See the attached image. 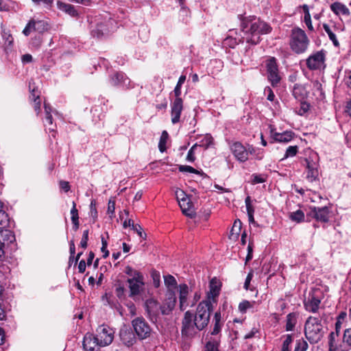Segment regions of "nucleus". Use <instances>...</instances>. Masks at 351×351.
<instances>
[{
  "label": "nucleus",
  "instance_id": "f257e3e1",
  "mask_svg": "<svg viewBox=\"0 0 351 351\" xmlns=\"http://www.w3.org/2000/svg\"><path fill=\"white\" fill-rule=\"evenodd\" d=\"M213 310L212 302L210 300H203L197 305L195 315L189 311L185 312L182 320V335L192 337L197 332L206 328L210 322Z\"/></svg>",
  "mask_w": 351,
  "mask_h": 351
},
{
  "label": "nucleus",
  "instance_id": "f03ea898",
  "mask_svg": "<svg viewBox=\"0 0 351 351\" xmlns=\"http://www.w3.org/2000/svg\"><path fill=\"white\" fill-rule=\"evenodd\" d=\"M241 28L246 36L247 42L253 45L260 42L261 35L269 34L272 29L269 24L253 16L243 19Z\"/></svg>",
  "mask_w": 351,
  "mask_h": 351
},
{
  "label": "nucleus",
  "instance_id": "7ed1b4c3",
  "mask_svg": "<svg viewBox=\"0 0 351 351\" xmlns=\"http://www.w3.org/2000/svg\"><path fill=\"white\" fill-rule=\"evenodd\" d=\"M322 321L319 317L310 316L305 322L304 335L311 343H317L324 336Z\"/></svg>",
  "mask_w": 351,
  "mask_h": 351
},
{
  "label": "nucleus",
  "instance_id": "20e7f679",
  "mask_svg": "<svg viewBox=\"0 0 351 351\" xmlns=\"http://www.w3.org/2000/svg\"><path fill=\"white\" fill-rule=\"evenodd\" d=\"M309 39L306 33L300 28H293L291 30L289 45L291 50L298 54L306 51L309 45Z\"/></svg>",
  "mask_w": 351,
  "mask_h": 351
},
{
  "label": "nucleus",
  "instance_id": "39448f33",
  "mask_svg": "<svg viewBox=\"0 0 351 351\" xmlns=\"http://www.w3.org/2000/svg\"><path fill=\"white\" fill-rule=\"evenodd\" d=\"M132 326L135 334L140 339L149 337L152 332V328L143 317H138L132 321Z\"/></svg>",
  "mask_w": 351,
  "mask_h": 351
},
{
  "label": "nucleus",
  "instance_id": "423d86ee",
  "mask_svg": "<svg viewBox=\"0 0 351 351\" xmlns=\"http://www.w3.org/2000/svg\"><path fill=\"white\" fill-rule=\"evenodd\" d=\"M267 77L273 86L278 84L281 80L275 58H269L266 62Z\"/></svg>",
  "mask_w": 351,
  "mask_h": 351
},
{
  "label": "nucleus",
  "instance_id": "0eeeda50",
  "mask_svg": "<svg viewBox=\"0 0 351 351\" xmlns=\"http://www.w3.org/2000/svg\"><path fill=\"white\" fill-rule=\"evenodd\" d=\"M145 311L148 318L153 323H156L160 319L161 306L158 301L154 299L147 300L145 303Z\"/></svg>",
  "mask_w": 351,
  "mask_h": 351
},
{
  "label": "nucleus",
  "instance_id": "6e6552de",
  "mask_svg": "<svg viewBox=\"0 0 351 351\" xmlns=\"http://www.w3.org/2000/svg\"><path fill=\"white\" fill-rule=\"evenodd\" d=\"M96 332V337L99 340L100 346H106L112 342L114 331L108 326L101 325L97 328Z\"/></svg>",
  "mask_w": 351,
  "mask_h": 351
},
{
  "label": "nucleus",
  "instance_id": "1a4fd4ad",
  "mask_svg": "<svg viewBox=\"0 0 351 351\" xmlns=\"http://www.w3.org/2000/svg\"><path fill=\"white\" fill-rule=\"evenodd\" d=\"M321 299L317 295L316 291H312L308 293V295L304 300V306L306 311L315 313L319 308Z\"/></svg>",
  "mask_w": 351,
  "mask_h": 351
},
{
  "label": "nucleus",
  "instance_id": "9d476101",
  "mask_svg": "<svg viewBox=\"0 0 351 351\" xmlns=\"http://www.w3.org/2000/svg\"><path fill=\"white\" fill-rule=\"evenodd\" d=\"M176 303V296L175 291L173 290L167 291L166 298L161 306V314L167 315H169L173 310Z\"/></svg>",
  "mask_w": 351,
  "mask_h": 351
},
{
  "label": "nucleus",
  "instance_id": "9b49d317",
  "mask_svg": "<svg viewBox=\"0 0 351 351\" xmlns=\"http://www.w3.org/2000/svg\"><path fill=\"white\" fill-rule=\"evenodd\" d=\"M325 54L322 51H317L310 56L306 60V65L311 70L321 69L324 64Z\"/></svg>",
  "mask_w": 351,
  "mask_h": 351
},
{
  "label": "nucleus",
  "instance_id": "f8f14e48",
  "mask_svg": "<svg viewBox=\"0 0 351 351\" xmlns=\"http://www.w3.org/2000/svg\"><path fill=\"white\" fill-rule=\"evenodd\" d=\"M230 149L234 157L241 162L248 159L247 148L240 142H234L230 146Z\"/></svg>",
  "mask_w": 351,
  "mask_h": 351
},
{
  "label": "nucleus",
  "instance_id": "ddd939ff",
  "mask_svg": "<svg viewBox=\"0 0 351 351\" xmlns=\"http://www.w3.org/2000/svg\"><path fill=\"white\" fill-rule=\"evenodd\" d=\"M330 210L327 206L312 207L309 215L320 222L326 223L329 219Z\"/></svg>",
  "mask_w": 351,
  "mask_h": 351
},
{
  "label": "nucleus",
  "instance_id": "4468645a",
  "mask_svg": "<svg viewBox=\"0 0 351 351\" xmlns=\"http://www.w3.org/2000/svg\"><path fill=\"white\" fill-rule=\"evenodd\" d=\"M171 123L176 124L180 121V116L183 110V101L181 98H176L171 104Z\"/></svg>",
  "mask_w": 351,
  "mask_h": 351
},
{
  "label": "nucleus",
  "instance_id": "2eb2a0df",
  "mask_svg": "<svg viewBox=\"0 0 351 351\" xmlns=\"http://www.w3.org/2000/svg\"><path fill=\"white\" fill-rule=\"evenodd\" d=\"M305 162L306 164V179L312 182L318 178V164L310 158H306Z\"/></svg>",
  "mask_w": 351,
  "mask_h": 351
},
{
  "label": "nucleus",
  "instance_id": "dca6fc26",
  "mask_svg": "<svg viewBox=\"0 0 351 351\" xmlns=\"http://www.w3.org/2000/svg\"><path fill=\"white\" fill-rule=\"evenodd\" d=\"M127 282L129 284L130 297L138 295L143 291L145 285L143 277L141 279H128Z\"/></svg>",
  "mask_w": 351,
  "mask_h": 351
},
{
  "label": "nucleus",
  "instance_id": "f3484780",
  "mask_svg": "<svg viewBox=\"0 0 351 351\" xmlns=\"http://www.w3.org/2000/svg\"><path fill=\"white\" fill-rule=\"evenodd\" d=\"M99 340L91 333H86L84 337L83 348L86 351H95V348L100 346Z\"/></svg>",
  "mask_w": 351,
  "mask_h": 351
},
{
  "label": "nucleus",
  "instance_id": "a211bd4d",
  "mask_svg": "<svg viewBox=\"0 0 351 351\" xmlns=\"http://www.w3.org/2000/svg\"><path fill=\"white\" fill-rule=\"evenodd\" d=\"M119 336L121 341L127 346H131L136 342V337L132 331L123 327L120 330Z\"/></svg>",
  "mask_w": 351,
  "mask_h": 351
},
{
  "label": "nucleus",
  "instance_id": "6ab92c4d",
  "mask_svg": "<svg viewBox=\"0 0 351 351\" xmlns=\"http://www.w3.org/2000/svg\"><path fill=\"white\" fill-rule=\"evenodd\" d=\"M189 293V287L186 284L179 285V302L180 308L184 311L189 305L188 295Z\"/></svg>",
  "mask_w": 351,
  "mask_h": 351
},
{
  "label": "nucleus",
  "instance_id": "aec40b11",
  "mask_svg": "<svg viewBox=\"0 0 351 351\" xmlns=\"http://www.w3.org/2000/svg\"><path fill=\"white\" fill-rule=\"evenodd\" d=\"M178 204L182 210V213L184 215L190 218H193L195 217V210L194 206L193 205V203L191 202L189 198L184 199Z\"/></svg>",
  "mask_w": 351,
  "mask_h": 351
},
{
  "label": "nucleus",
  "instance_id": "412c9836",
  "mask_svg": "<svg viewBox=\"0 0 351 351\" xmlns=\"http://www.w3.org/2000/svg\"><path fill=\"white\" fill-rule=\"evenodd\" d=\"M110 83L112 86L121 84L128 86L130 84V80L123 73H115L111 76Z\"/></svg>",
  "mask_w": 351,
  "mask_h": 351
},
{
  "label": "nucleus",
  "instance_id": "4be33fe9",
  "mask_svg": "<svg viewBox=\"0 0 351 351\" xmlns=\"http://www.w3.org/2000/svg\"><path fill=\"white\" fill-rule=\"evenodd\" d=\"M271 136L274 139V141L281 143H288L292 138L293 136V133L290 131H286L283 133L274 132L273 130H271Z\"/></svg>",
  "mask_w": 351,
  "mask_h": 351
},
{
  "label": "nucleus",
  "instance_id": "5701e85b",
  "mask_svg": "<svg viewBox=\"0 0 351 351\" xmlns=\"http://www.w3.org/2000/svg\"><path fill=\"white\" fill-rule=\"evenodd\" d=\"M330 10L337 15L340 14L346 16L350 15L349 9L340 2H335L330 5Z\"/></svg>",
  "mask_w": 351,
  "mask_h": 351
},
{
  "label": "nucleus",
  "instance_id": "b1692460",
  "mask_svg": "<svg viewBox=\"0 0 351 351\" xmlns=\"http://www.w3.org/2000/svg\"><path fill=\"white\" fill-rule=\"evenodd\" d=\"M0 239L3 243V247L5 243H12L15 240L13 233L5 228H1V226L0 227Z\"/></svg>",
  "mask_w": 351,
  "mask_h": 351
},
{
  "label": "nucleus",
  "instance_id": "393cba45",
  "mask_svg": "<svg viewBox=\"0 0 351 351\" xmlns=\"http://www.w3.org/2000/svg\"><path fill=\"white\" fill-rule=\"evenodd\" d=\"M57 6H58V9H60V10L69 14L71 16H75L77 14V12L75 10L74 6L71 4H68V3L58 1Z\"/></svg>",
  "mask_w": 351,
  "mask_h": 351
},
{
  "label": "nucleus",
  "instance_id": "a878e982",
  "mask_svg": "<svg viewBox=\"0 0 351 351\" xmlns=\"http://www.w3.org/2000/svg\"><path fill=\"white\" fill-rule=\"evenodd\" d=\"M293 95L295 99L302 100L306 96L307 92L304 86L295 84L293 89Z\"/></svg>",
  "mask_w": 351,
  "mask_h": 351
},
{
  "label": "nucleus",
  "instance_id": "bb28decb",
  "mask_svg": "<svg viewBox=\"0 0 351 351\" xmlns=\"http://www.w3.org/2000/svg\"><path fill=\"white\" fill-rule=\"evenodd\" d=\"M30 25H35V32L43 33L48 29L49 24L47 21L43 20L36 21L30 20Z\"/></svg>",
  "mask_w": 351,
  "mask_h": 351
},
{
  "label": "nucleus",
  "instance_id": "cd10ccee",
  "mask_svg": "<svg viewBox=\"0 0 351 351\" xmlns=\"http://www.w3.org/2000/svg\"><path fill=\"white\" fill-rule=\"evenodd\" d=\"M298 315L295 313H291L287 315L286 320V330L291 331L294 329L297 323Z\"/></svg>",
  "mask_w": 351,
  "mask_h": 351
},
{
  "label": "nucleus",
  "instance_id": "c85d7f7f",
  "mask_svg": "<svg viewBox=\"0 0 351 351\" xmlns=\"http://www.w3.org/2000/svg\"><path fill=\"white\" fill-rule=\"evenodd\" d=\"M9 224V217L3 210V203L0 201V227L6 228Z\"/></svg>",
  "mask_w": 351,
  "mask_h": 351
},
{
  "label": "nucleus",
  "instance_id": "c756f323",
  "mask_svg": "<svg viewBox=\"0 0 351 351\" xmlns=\"http://www.w3.org/2000/svg\"><path fill=\"white\" fill-rule=\"evenodd\" d=\"M214 280L210 281V291L207 294V299L206 300H214L219 294V288L217 285L213 284Z\"/></svg>",
  "mask_w": 351,
  "mask_h": 351
},
{
  "label": "nucleus",
  "instance_id": "7c9ffc66",
  "mask_svg": "<svg viewBox=\"0 0 351 351\" xmlns=\"http://www.w3.org/2000/svg\"><path fill=\"white\" fill-rule=\"evenodd\" d=\"M165 284L167 287V291L173 290L177 287V282L176 278L171 275L164 276Z\"/></svg>",
  "mask_w": 351,
  "mask_h": 351
},
{
  "label": "nucleus",
  "instance_id": "2f4dec72",
  "mask_svg": "<svg viewBox=\"0 0 351 351\" xmlns=\"http://www.w3.org/2000/svg\"><path fill=\"white\" fill-rule=\"evenodd\" d=\"M168 138H169V134H168L166 130H164L162 132V134L160 138L159 143H158V148L161 152H164L167 149L166 144H167Z\"/></svg>",
  "mask_w": 351,
  "mask_h": 351
},
{
  "label": "nucleus",
  "instance_id": "473e14b6",
  "mask_svg": "<svg viewBox=\"0 0 351 351\" xmlns=\"http://www.w3.org/2000/svg\"><path fill=\"white\" fill-rule=\"evenodd\" d=\"M125 273L130 276L129 279H138L143 277V274L137 270L134 269L130 266H127L125 269Z\"/></svg>",
  "mask_w": 351,
  "mask_h": 351
},
{
  "label": "nucleus",
  "instance_id": "72a5a7b5",
  "mask_svg": "<svg viewBox=\"0 0 351 351\" xmlns=\"http://www.w3.org/2000/svg\"><path fill=\"white\" fill-rule=\"evenodd\" d=\"M323 27H324V31L328 34L330 40L332 42L333 45L335 47H338L339 45V41L337 40L335 34L332 32V31L331 30V29L329 27V25L326 24V23H324L323 25Z\"/></svg>",
  "mask_w": 351,
  "mask_h": 351
},
{
  "label": "nucleus",
  "instance_id": "f704fd0d",
  "mask_svg": "<svg viewBox=\"0 0 351 351\" xmlns=\"http://www.w3.org/2000/svg\"><path fill=\"white\" fill-rule=\"evenodd\" d=\"M289 218L297 223L302 222L304 220V214L302 210H298L289 214Z\"/></svg>",
  "mask_w": 351,
  "mask_h": 351
},
{
  "label": "nucleus",
  "instance_id": "c9c22d12",
  "mask_svg": "<svg viewBox=\"0 0 351 351\" xmlns=\"http://www.w3.org/2000/svg\"><path fill=\"white\" fill-rule=\"evenodd\" d=\"M185 80H186L185 75H182L179 77L178 82L174 88V90H173L176 98H180L181 86L184 83Z\"/></svg>",
  "mask_w": 351,
  "mask_h": 351
},
{
  "label": "nucleus",
  "instance_id": "e433bc0d",
  "mask_svg": "<svg viewBox=\"0 0 351 351\" xmlns=\"http://www.w3.org/2000/svg\"><path fill=\"white\" fill-rule=\"evenodd\" d=\"M308 348L307 342L303 339H300L295 341L294 351H306Z\"/></svg>",
  "mask_w": 351,
  "mask_h": 351
},
{
  "label": "nucleus",
  "instance_id": "4c0bfd02",
  "mask_svg": "<svg viewBox=\"0 0 351 351\" xmlns=\"http://www.w3.org/2000/svg\"><path fill=\"white\" fill-rule=\"evenodd\" d=\"M293 342L292 335H287L285 336V339L282 345V351H291L290 346Z\"/></svg>",
  "mask_w": 351,
  "mask_h": 351
},
{
  "label": "nucleus",
  "instance_id": "58836bf2",
  "mask_svg": "<svg viewBox=\"0 0 351 351\" xmlns=\"http://www.w3.org/2000/svg\"><path fill=\"white\" fill-rule=\"evenodd\" d=\"M52 116L51 114H45V126L48 127V130H49L50 133H51V136L55 137L56 136V131L54 128L51 127L52 125Z\"/></svg>",
  "mask_w": 351,
  "mask_h": 351
},
{
  "label": "nucleus",
  "instance_id": "ea45409f",
  "mask_svg": "<svg viewBox=\"0 0 351 351\" xmlns=\"http://www.w3.org/2000/svg\"><path fill=\"white\" fill-rule=\"evenodd\" d=\"M251 178V183L252 184H256L265 182L266 181L267 176L263 174L254 173L252 175Z\"/></svg>",
  "mask_w": 351,
  "mask_h": 351
},
{
  "label": "nucleus",
  "instance_id": "a19ab883",
  "mask_svg": "<svg viewBox=\"0 0 351 351\" xmlns=\"http://www.w3.org/2000/svg\"><path fill=\"white\" fill-rule=\"evenodd\" d=\"M343 343L348 347L351 348V328H347L344 330Z\"/></svg>",
  "mask_w": 351,
  "mask_h": 351
},
{
  "label": "nucleus",
  "instance_id": "79ce46f5",
  "mask_svg": "<svg viewBox=\"0 0 351 351\" xmlns=\"http://www.w3.org/2000/svg\"><path fill=\"white\" fill-rule=\"evenodd\" d=\"M34 93H35V90L33 89L32 91L30 97L34 99V108L35 111L37 112V114H38L40 112V101L39 99V95H36V94Z\"/></svg>",
  "mask_w": 351,
  "mask_h": 351
},
{
  "label": "nucleus",
  "instance_id": "37998d69",
  "mask_svg": "<svg viewBox=\"0 0 351 351\" xmlns=\"http://www.w3.org/2000/svg\"><path fill=\"white\" fill-rule=\"evenodd\" d=\"M253 304L250 302L249 301L244 300L241 302L239 305V309L241 313H246L248 308H252Z\"/></svg>",
  "mask_w": 351,
  "mask_h": 351
},
{
  "label": "nucleus",
  "instance_id": "c03bdc74",
  "mask_svg": "<svg viewBox=\"0 0 351 351\" xmlns=\"http://www.w3.org/2000/svg\"><path fill=\"white\" fill-rule=\"evenodd\" d=\"M309 108L310 105L307 102H301L300 104V108L296 110V112L300 115H303L308 112Z\"/></svg>",
  "mask_w": 351,
  "mask_h": 351
},
{
  "label": "nucleus",
  "instance_id": "a18cd8bd",
  "mask_svg": "<svg viewBox=\"0 0 351 351\" xmlns=\"http://www.w3.org/2000/svg\"><path fill=\"white\" fill-rule=\"evenodd\" d=\"M298 146H289L287 149L284 158H287L289 157H293L295 156L298 152Z\"/></svg>",
  "mask_w": 351,
  "mask_h": 351
},
{
  "label": "nucleus",
  "instance_id": "49530a36",
  "mask_svg": "<svg viewBox=\"0 0 351 351\" xmlns=\"http://www.w3.org/2000/svg\"><path fill=\"white\" fill-rule=\"evenodd\" d=\"M179 171L181 172H189V173H198V171L193 167L188 165H180Z\"/></svg>",
  "mask_w": 351,
  "mask_h": 351
},
{
  "label": "nucleus",
  "instance_id": "de8ad7c7",
  "mask_svg": "<svg viewBox=\"0 0 351 351\" xmlns=\"http://www.w3.org/2000/svg\"><path fill=\"white\" fill-rule=\"evenodd\" d=\"M205 351H218V343L217 341H208L206 345Z\"/></svg>",
  "mask_w": 351,
  "mask_h": 351
},
{
  "label": "nucleus",
  "instance_id": "09e8293b",
  "mask_svg": "<svg viewBox=\"0 0 351 351\" xmlns=\"http://www.w3.org/2000/svg\"><path fill=\"white\" fill-rule=\"evenodd\" d=\"M106 29L103 28L101 25H98L96 29L93 30L92 34L93 36H97L99 38L105 34Z\"/></svg>",
  "mask_w": 351,
  "mask_h": 351
},
{
  "label": "nucleus",
  "instance_id": "8fccbe9b",
  "mask_svg": "<svg viewBox=\"0 0 351 351\" xmlns=\"http://www.w3.org/2000/svg\"><path fill=\"white\" fill-rule=\"evenodd\" d=\"M197 147V144H195L193 145L191 149L189 150L187 156H186V160L189 162H194L195 160V157L194 156V152L195 148Z\"/></svg>",
  "mask_w": 351,
  "mask_h": 351
},
{
  "label": "nucleus",
  "instance_id": "3c124183",
  "mask_svg": "<svg viewBox=\"0 0 351 351\" xmlns=\"http://www.w3.org/2000/svg\"><path fill=\"white\" fill-rule=\"evenodd\" d=\"M213 137L210 135L206 134L202 140L201 146H204L206 148L208 147L213 143Z\"/></svg>",
  "mask_w": 351,
  "mask_h": 351
},
{
  "label": "nucleus",
  "instance_id": "603ef678",
  "mask_svg": "<svg viewBox=\"0 0 351 351\" xmlns=\"http://www.w3.org/2000/svg\"><path fill=\"white\" fill-rule=\"evenodd\" d=\"M176 196L178 203H180V202H182L184 199H186L189 198L187 197V195H186V193H184V191L181 189L176 190Z\"/></svg>",
  "mask_w": 351,
  "mask_h": 351
},
{
  "label": "nucleus",
  "instance_id": "864d4df0",
  "mask_svg": "<svg viewBox=\"0 0 351 351\" xmlns=\"http://www.w3.org/2000/svg\"><path fill=\"white\" fill-rule=\"evenodd\" d=\"M88 240V230H85L83 232L82 238L80 241V246L82 248H84V249L86 248Z\"/></svg>",
  "mask_w": 351,
  "mask_h": 351
},
{
  "label": "nucleus",
  "instance_id": "5fc2aeb1",
  "mask_svg": "<svg viewBox=\"0 0 351 351\" xmlns=\"http://www.w3.org/2000/svg\"><path fill=\"white\" fill-rule=\"evenodd\" d=\"M73 207L71 210V221H77L79 220V215H78V211L76 208V204L75 202H73L72 203Z\"/></svg>",
  "mask_w": 351,
  "mask_h": 351
},
{
  "label": "nucleus",
  "instance_id": "6e6d98bb",
  "mask_svg": "<svg viewBox=\"0 0 351 351\" xmlns=\"http://www.w3.org/2000/svg\"><path fill=\"white\" fill-rule=\"evenodd\" d=\"M35 4L40 5L43 3L46 8H49L52 6L53 0H32Z\"/></svg>",
  "mask_w": 351,
  "mask_h": 351
},
{
  "label": "nucleus",
  "instance_id": "4d7b16f0",
  "mask_svg": "<svg viewBox=\"0 0 351 351\" xmlns=\"http://www.w3.org/2000/svg\"><path fill=\"white\" fill-rule=\"evenodd\" d=\"M339 334L331 332L328 336V344L337 345V339L339 337Z\"/></svg>",
  "mask_w": 351,
  "mask_h": 351
},
{
  "label": "nucleus",
  "instance_id": "13d9d810",
  "mask_svg": "<svg viewBox=\"0 0 351 351\" xmlns=\"http://www.w3.org/2000/svg\"><path fill=\"white\" fill-rule=\"evenodd\" d=\"M152 277L153 278L154 285L156 287H158L160 285V274L156 271L152 272Z\"/></svg>",
  "mask_w": 351,
  "mask_h": 351
},
{
  "label": "nucleus",
  "instance_id": "bf43d9fd",
  "mask_svg": "<svg viewBox=\"0 0 351 351\" xmlns=\"http://www.w3.org/2000/svg\"><path fill=\"white\" fill-rule=\"evenodd\" d=\"M132 229L134 230L140 237L145 238L146 237V234L143 232L142 227L139 224H134Z\"/></svg>",
  "mask_w": 351,
  "mask_h": 351
},
{
  "label": "nucleus",
  "instance_id": "052dcab7",
  "mask_svg": "<svg viewBox=\"0 0 351 351\" xmlns=\"http://www.w3.org/2000/svg\"><path fill=\"white\" fill-rule=\"evenodd\" d=\"M116 295L118 298H121L124 295L125 288L121 284H119L116 287Z\"/></svg>",
  "mask_w": 351,
  "mask_h": 351
},
{
  "label": "nucleus",
  "instance_id": "680f3d73",
  "mask_svg": "<svg viewBox=\"0 0 351 351\" xmlns=\"http://www.w3.org/2000/svg\"><path fill=\"white\" fill-rule=\"evenodd\" d=\"M32 31H35V25H30V21H29V23L27 24V25L25 26V29H23V33L25 35V36H28L29 35V34L32 32Z\"/></svg>",
  "mask_w": 351,
  "mask_h": 351
},
{
  "label": "nucleus",
  "instance_id": "e2e57ef3",
  "mask_svg": "<svg viewBox=\"0 0 351 351\" xmlns=\"http://www.w3.org/2000/svg\"><path fill=\"white\" fill-rule=\"evenodd\" d=\"M304 22L306 25H307L308 29L313 30V27L311 23V16L309 13L305 14L304 15Z\"/></svg>",
  "mask_w": 351,
  "mask_h": 351
},
{
  "label": "nucleus",
  "instance_id": "0e129e2a",
  "mask_svg": "<svg viewBox=\"0 0 351 351\" xmlns=\"http://www.w3.org/2000/svg\"><path fill=\"white\" fill-rule=\"evenodd\" d=\"M252 277H253V273L251 271L247 274V276L245 278V283H244V288L246 290L250 289V282L252 279Z\"/></svg>",
  "mask_w": 351,
  "mask_h": 351
},
{
  "label": "nucleus",
  "instance_id": "69168bd1",
  "mask_svg": "<svg viewBox=\"0 0 351 351\" xmlns=\"http://www.w3.org/2000/svg\"><path fill=\"white\" fill-rule=\"evenodd\" d=\"M60 187L65 192H68L70 190V185L69 182L66 181H60Z\"/></svg>",
  "mask_w": 351,
  "mask_h": 351
},
{
  "label": "nucleus",
  "instance_id": "338daca9",
  "mask_svg": "<svg viewBox=\"0 0 351 351\" xmlns=\"http://www.w3.org/2000/svg\"><path fill=\"white\" fill-rule=\"evenodd\" d=\"M265 92H267L268 93V95H267V99L269 100V101H274V97H275V95H274V93H273L272 90L269 88V87H267L265 89Z\"/></svg>",
  "mask_w": 351,
  "mask_h": 351
},
{
  "label": "nucleus",
  "instance_id": "774afa93",
  "mask_svg": "<svg viewBox=\"0 0 351 351\" xmlns=\"http://www.w3.org/2000/svg\"><path fill=\"white\" fill-rule=\"evenodd\" d=\"M221 330V324L220 322H215L213 330L211 332L212 335H217Z\"/></svg>",
  "mask_w": 351,
  "mask_h": 351
}]
</instances>
